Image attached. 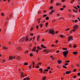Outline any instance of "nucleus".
Wrapping results in <instances>:
<instances>
[{
	"label": "nucleus",
	"instance_id": "obj_58",
	"mask_svg": "<svg viewBox=\"0 0 80 80\" xmlns=\"http://www.w3.org/2000/svg\"><path fill=\"white\" fill-rule=\"evenodd\" d=\"M48 25V22H47L46 23V26H47V25Z\"/></svg>",
	"mask_w": 80,
	"mask_h": 80
},
{
	"label": "nucleus",
	"instance_id": "obj_10",
	"mask_svg": "<svg viewBox=\"0 0 80 80\" xmlns=\"http://www.w3.org/2000/svg\"><path fill=\"white\" fill-rule=\"evenodd\" d=\"M62 50H64L65 51V50H68L67 48H62Z\"/></svg>",
	"mask_w": 80,
	"mask_h": 80
},
{
	"label": "nucleus",
	"instance_id": "obj_21",
	"mask_svg": "<svg viewBox=\"0 0 80 80\" xmlns=\"http://www.w3.org/2000/svg\"><path fill=\"white\" fill-rule=\"evenodd\" d=\"M74 8L75 9H76V10H78V8L77 7H75V6H73Z\"/></svg>",
	"mask_w": 80,
	"mask_h": 80
},
{
	"label": "nucleus",
	"instance_id": "obj_62",
	"mask_svg": "<svg viewBox=\"0 0 80 80\" xmlns=\"http://www.w3.org/2000/svg\"><path fill=\"white\" fill-rule=\"evenodd\" d=\"M58 40H56V43H58Z\"/></svg>",
	"mask_w": 80,
	"mask_h": 80
},
{
	"label": "nucleus",
	"instance_id": "obj_15",
	"mask_svg": "<svg viewBox=\"0 0 80 80\" xmlns=\"http://www.w3.org/2000/svg\"><path fill=\"white\" fill-rule=\"evenodd\" d=\"M41 47H42V48H46V47L44 46L42 44L41 45Z\"/></svg>",
	"mask_w": 80,
	"mask_h": 80
},
{
	"label": "nucleus",
	"instance_id": "obj_18",
	"mask_svg": "<svg viewBox=\"0 0 80 80\" xmlns=\"http://www.w3.org/2000/svg\"><path fill=\"white\" fill-rule=\"evenodd\" d=\"M40 28H42V27H43V24H42V23L41 24H40Z\"/></svg>",
	"mask_w": 80,
	"mask_h": 80
},
{
	"label": "nucleus",
	"instance_id": "obj_43",
	"mask_svg": "<svg viewBox=\"0 0 80 80\" xmlns=\"http://www.w3.org/2000/svg\"><path fill=\"white\" fill-rule=\"evenodd\" d=\"M1 15H2V16H4V13H2L1 14Z\"/></svg>",
	"mask_w": 80,
	"mask_h": 80
},
{
	"label": "nucleus",
	"instance_id": "obj_51",
	"mask_svg": "<svg viewBox=\"0 0 80 80\" xmlns=\"http://www.w3.org/2000/svg\"><path fill=\"white\" fill-rule=\"evenodd\" d=\"M36 28L38 30V25H37L36 26Z\"/></svg>",
	"mask_w": 80,
	"mask_h": 80
},
{
	"label": "nucleus",
	"instance_id": "obj_25",
	"mask_svg": "<svg viewBox=\"0 0 80 80\" xmlns=\"http://www.w3.org/2000/svg\"><path fill=\"white\" fill-rule=\"evenodd\" d=\"M73 11L74 12H75L76 13H77V11L75 10V9H73Z\"/></svg>",
	"mask_w": 80,
	"mask_h": 80
},
{
	"label": "nucleus",
	"instance_id": "obj_24",
	"mask_svg": "<svg viewBox=\"0 0 80 80\" xmlns=\"http://www.w3.org/2000/svg\"><path fill=\"white\" fill-rule=\"evenodd\" d=\"M62 67L64 68H66V69H67V67L65 66H64V65L62 66Z\"/></svg>",
	"mask_w": 80,
	"mask_h": 80
},
{
	"label": "nucleus",
	"instance_id": "obj_30",
	"mask_svg": "<svg viewBox=\"0 0 80 80\" xmlns=\"http://www.w3.org/2000/svg\"><path fill=\"white\" fill-rule=\"evenodd\" d=\"M68 30H70V28H68L67 29H66L65 31H68Z\"/></svg>",
	"mask_w": 80,
	"mask_h": 80
},
{
	"label": "nucleus",
	"instance_id": "obj_40",
	"mask_svg": "<svg viewBox=\"0 0 80 80\" xmlns=\"http://www.w3.org/2000/svg\"><path fill=\"white\" fill-rule=\"evenodd\" d=\"M48 69H44V72H47V71H48Z\"/></svg>",
	"mask_w": 80,
	"mask_h": 80
},
{
	"label": "nucleus",
	"instance_id": "obj_44",
	"mask_svg": "<svg viewBox=\"0 0 80 80\" xmlns=\"http://www.w3.org/2000/svg\"><path fill=\"white\" fill-rule=\"evenodd\" d=\"M56 52L57 53H59L60 52V51L59 50L56 51Z\"/></svg>",
	"mask_w": 80,
	"mask_h": 80
},
{
	"label": "nucleus",
	"instance_id": "obj_2",
	"mask_svg": "<svg viewBox=\"0 0 80 80\" xmlns=\"http://www.w3.org/2000/svg\"><path fill=\"white\" fill-rule=\"evenodd\" d=\"M68 51L63 52V54L65 58H66L67 56V54H68Z\"/></svg>",
	"mask_w": 80,
	"mask_h": 80
},
{
	"label": "nucleus",
	"instance_id": "obj_26",
	"mask_svg": "<svg viewBox=\"0 0 80 80\" xmlns=\"http://www.w3.org/2000/svg\"><path fill=\"white\" fill-rule=\"evenodd\" d=\"M47 49H45L43 50V52H47Z\"/></svg>",
	"mask_w": 80,
	"mask_h": 80
},
{
	"label": "nucleus",
	"instance_id": "obj_64",
	"mask_svg": "<svg viewBox=\"0 0 80 80\" xmlns=\"http://www.w3.org/2000/svg\"><path fill=\"white\" fill-rule=\"evenodd\" d=\"M66 7V6H65V5H63V8H65Z\"/></svg>",
	"mask_w": 80,
	"mask_h": 80
},
{
	"label": "nucleus",
	"instance_id": "obj_28",
	"mask_svg": "<svg viewBox=\"0 0 80 80\" xmlns=\"http://www.w3.org/2000/svg\"><path fill=\"white\" fill-rule=\"evenodd\" d=\"M32 64H31L29 66V68H31V67H32Z\"/></svg>",
	"mask_w": 80,
	"mask_h": 80
},
{
	"label": "nucleus",
	"instance_id": "obj_11",
	"mask_svg": "<svg viewBox=\"0 0 80 80\" xmlns=\"http://www.w3.org/2000/svg\"><path fill=\"white\" fill-rule=\"evenodd\" d=\"M73 54H74V55H77V54H78L77 52H73Z\"/></svg>",
	"mask_w": 80,
	"mask_h": 80
},
{
	"label": "nucleus",
	"instance_id": "obj_22",
	"mask_svg": "<svg viewBox=\"0 0 80 80\" xmlns=\"http://www.w3.org/2000/svg\"><path fill=\"white\" fill-rule=\"evenodd\" d=\"M46 76H44V77H43L42 78V79L43 80H45L46 79Z\"/></svg>",
	"mask_w": 80,
	"mask_h": 80
},
{
	"label": "nucleus",
	"instance_id": "obj_31",
	"mask_svg": "<svg viewBox=\"0 0 80 80\" xmlns=\"http://www.w3.org/2000/svg\"><path fill=\"white\" fill-rule=\"evenodd\" d=\"M60 5V4L59 3H56V5L57 6H58V5Z\"/></svg>",
	"mask_w": 80,
	"mask_h": 80
},
{
	"label": "nucleus",
	"instance_id": "obj_54",
	"mask_svg": "<svg viewBox=\"0 0 80 80\" xmlns=\"http://www.w3.org/2000/svg\"><path fill=\"white\" fill-rule=\"evenodd\" d=\"M36 68H39V66H37L36 67Z\"/></svg>",
	"mask_w": 80,
	"mask_h": 80
},
{
	"label": "nucleus",
	"instance_id": "obj_37",
	"mask_svg": "<svg viewBox=\"0 0 80 80\" xmlns=\"http://www.w3.org/2000/svg\"><path fill=\"white\" fill-rule=\"evenodd\" d=\"M60 37L61 38H63V36L62 35H60Z\"/></svg>",
	"mask_w": 80,
	"mask_h": 80
},
{
	"label": "nucleus",
	"instance_id": "obj_1",
	"mask_svg": "<svg viewBox=\"0 0 80 80\" xmlns=\"http://www.w3.org/2000/svg\"><path fill=\"white\" fill-rule=\"evenodd\" d=\"M48 32L49 33L52 34V35H55V32L54 31V30H53V29H49L48 30Z\"/></svg>",
	"mask_w": 80,
	"mask_h": 80
},
{
	"label": "nucleus",
	"instance_id": "obj_5",
	"mask_svg": "<svg viewBox=\"0 0 80 80\" xmlns=\"http://www.w3.org/2000/svg\"><path fill=\"white\" fill-rule=\"evenodd\" d=\"M72 38H73V36H70L68 38V40L70 41Z\"/></svg>",
	"mask_w": 80,
	"mask_h": 80
},
{
	"label": "nucleus",
	"instance_id": "obj_57",
	"mask_svg": "<svg viewBox=\"0 0 80 80\" xmlns=\"http://www.w3.org/2000/svg\"><path fill=\"white\" fill-rule=\"evenodd\" d=\"M77 7L78 8H79V9H80V6H79V5H77Z\"/></svg>",
	"mask_w": 80,
	"mask_h": 80
},
{
	"label": "nucleus",
	"instance_id": "obj_29",
	"mask_svg": "<svg viewBox=\"0 0 80 80\" xmlns=\"http://www.w3.org/2000/svg\"><path fill=\"white\" fill-rule=\"evenodd\" d=\"M18 48L19 50H22V48H21V47H19Z\"/></svg>",
	"mask_w": 80,
	"mask_h": 80
},
{
	"label": "nucleus",
	"instance_id": "obj_36",
	"mask_svg": "<svg viewBox=\"0 0 80 80\" xmlns=\"http://www.w3.org/2000/svg\"><path fill=\"white\" fill-rule=\"evenodd\" d=\"M73 77L74 78H77V76L76 75H75L73 76Z\"/></svg>",
	"mask_w": 80,
	"mask_h": 80
},
{
	"label": "nucleus",
	"instance_id": "obj_53",
	"mask_svg": "<svg viewBox=\"0 0 80 80\" xmlns=\"http://www.w3.org/2000/svg\"><path fill=\"white\" fill-rule=\"evenodd\" d=\"M32 63L33 64V65H35V62H32Z\"/></svg>",
	"mask_w": 80,
	"mask_h": 80
},
{
	"label": "nucleus",
	"instance_id": "obj_32",
	"mask_svg": "<svg viewBox=\"0 0 80 80\" xmlns=\"http://www.w3.org/2000/svg\"><path fill=\"white\" fill-rule=\"evenodd\" d=\"M65 62L66 63H70V61L69 60L66 61H65Z\"/></svg>",
	"mask_w": 80,
	"mask_h": 80
},
{
	"label": "nucleus",
	"instance_id": "obj_38",
	"mask_svg": "<svg viewBox=\"0 0 80 80\" xmlns=\"http://www.w3.org/2000/svg\"><path fill=\"white\" fill-rule=\"evenodd\" d=\"M47 16V14H45V15H44L43 16V17H46Z\"/></svg>",
	"mask_w": 80,
	"mask_h": 80
},
{
	"label": "nucleus",
	"instance_id": "obj_20",
	"mask_svg": "<svg viewBox=\"0 0 80 80\" xmlns=\"http://www.w3.org/2000/svg\"><path fill=\"white\" fill-rule=\"evenodd\" d=\"M38 51H39V50L37 49L36 51L35 52L37 53H38Z\"/></svg>",
	"mask_w": 80,
	"mask_h": 80
},
{
	"label": "nucleus",
	"instance_id": "obj_56",
	"mask_svg": "<svg viewBox=\"0 0 80 80\" xmlns=\"http://www.w3.org/2000/svg\"><path fill=\"white\" fill-rule=\"evenodd\" d=\"M76 31V29H73L72 30V32H75V31Z\"/></svg>",
	"mask_w": 80,
	"mask_h": 80
},
{
	"label": "nucleus",
	"instance_id": "obj_3",
	"mask_svg": "<svg viewBox=\"0 0 80 80\" xmlns=\"http://www.w3.org/2000/svg\"><path fill=\"white\" fill-rule=\"evenodd\" d=\"M22 39V40L23 41H25V39L26 41H27L28 40L29 38H28V36H27L26 37V38H23Z\"/></svg>",
	"mask_w": 80,
	"mask_h": 80
},
{
	"label": "nucleus",
	"instance_id": "obj_4",
	"mask_svg": "<svg viewBox=\"0 0 80 80\" xmlns=\"http://www.w3.org/2000/svg\"><path fill=\"white\" fill-rule=\"evenodd\" d=\"M78 28V26L77 25H76L73 26V28L74 29H76V30H77Z\"/></svg>",
	"mask_w": 80,
	"mask_h": 80
},
{
	"label": "nucleus",
	"instance_id": "obj_42",
	"mask_svg": "<svg viewBox=\"0 0 80 80\" xmlns=\"http://www.w3.org/2000/svg\"><path fill=\"white\" fill-rule=\"evenodd\" d=\"M47 69H48V70H50V67H48Z\"/></svg>",
	"mask_w": 80,
	"mask_h": 80
},
{
	"label": "nucleus",
	"instance_id": "obj_14",
	"mask_svg": "<svg viewBox=\"0 0 80 80\" xmlns=\"http://www.w3.org/2000/svg\"><path fill=\"white\" fill-rule=\"evenodd\" d=\"M25 74H24L23 73H21V76L22 77H24Z\"/></svg>",
	"mask_w": 80,
	"mask_h": 80
},
{
	"label": "nucleus",
	"instance_id": "obj_16",
	"mask_svg": "<svg viewBox=\"0 0 80 80\" xmlns=\"http://www.w3.org/2000/svg\"><path fill=\"white\" fill-rule=\"evenodd\" d=\"M58 64H60V63H62V61H61L60 60H58Z\"/></svg>",
	"mask_w": 80,
	"mask_h": 80
},
{
	"label": "nucleus",
	"instance_id": "obj_23",
	"mask_svg": "<svg viewBox=\"0 0 80 80\" xmlns=\"http://www.w3.org/2000/svg\"><path fill=\"white\" fill-rule=\"evenodd\" d=\"M73 48H75L76 47H77V45H73Z\"/></svg>",
	"mask_w": 80,
	"mask_h": 80
},
{
	"label": "nucleus",
	"instance_id": "obj_59",
	"mask_svg": "<svg viewBox=\"0 0 80 80\" xmlns=\"http://www.w3.org/2000/svg\"><path fill=\"white\" fill-rule=\"evenodd\" d=\"M32 38H31L29 40V42H30V41H32Z\"/></svg>",
	"mask_w": 80,
	"mask_h": 80
},
{
	"label": "nucleus",
	"instance_id": "obj_12",
	"mask_svg": "<svg viewBox=\"0 0 80 80\" xmlns=\"http://www.w3.org/2000/svg\"><path fill=\"white\" fill-rule=\"evenodd\" d=\"M17 60H20V56H18L16 58Z\"/></svg>",
	"mask_w": 80,
	"mask_h": 80
},
{
	"label": "nucleus",
	"instance_id": "obj_27",
	"mask_svg": "<svg viewBox=\"0 0 80 80\" xmlns=\"http://www.w3.org/2000/svg\"><path fill=\"white\" fill-rule=\"evenodd\" d=\"M9 59H10V60H12V58H13V57L12 56H10L9 57Z\"/></svg>",
	"mask_w": 80,
	"mask_h": 80
},
{
	"label": "nucleus",
	"instance_id": "obj_50",
	"mask_svg": "<svg viewBox=\"0 0 80 80\" xmlns=\"http://www.w3.org/2000/svg\"><path fill=\"white\" fill-rule=\"evenodd\" d=\"M60 10H61L62 11V10H64V9L63 8H61L60 9Z\"/></svg>",
	"mask_w": 80,
	"mask_h": 80
},
{
	"label": "nucleus",
	"instance_id": "obj_6",
	"mask_svg": "<svg viewBox=\"0 0 80 80\" xmlns=\"http://www.w3.org/2000/svg\"><path fill=\"white\" fill-rule=\"evenodd\" d=\"M37 48V47H33V48L32 49V52H35V50H36V49Z\"/></svg>",
	"mask_w": 80,
	"mask_h": 80
},
{
	"label": "nucleus",
	"instance_id": "obj_47",
	"mask_svg": "<svg viewBox=\"0 0 80 80\" xmlns=\"http://www.w3.org/2000/svg\"><path fill=\"white\" fill-rule=\"evenodd\" d=\"M75 23L78 22V20H75Z\"/></svg>",
	"mask_w": 80,
	"mask_h": 80
},
{
	"label": "nucleus",
	"instance_id": "obj_60",
	"mask_svg": "<svg viewBox=\"0 0 80 80\" xmlns=\"http://www.w3.org/2000/svg\"><path fill=\"white\" fill-rule=\"evenodd\" d=\"M65 1V0H62L61 1V2H64Z\"/></svg>",
	"mask_w": 80,
	"mask_h": 80
},
{
	"label": "nucleus",
	"instance_id": "obj_7",
	"mask_svg": "<svg viewBox=\"0 0 80 80\" xmlns=\"http://www.w3.org/2000/svg\"><path fill=\"white\" fill-rule=\"evenodd\" d=\"M71 72H72L70 71H67L66 72V74L67 75L68 74H70V73H71Z\"/></svg>",
	"mask_w": 80,
	"mask_h": 80
},
{
	"label": "nucleus",
	"instance_id": "obj_13",
	"mask_svg": "<svg viewBox=\"0 0 80 80\" xmlns=\"http://www.w3.org/2000/svg\"><path fill=\"white\" fill-rule=\"evenodd\" d=\"M53 7L52 6H51L49 8L50 10H53Z\"/></svg>",
	"mask_w": 80,
	"mask_h": 80
},
{
	"label": "nucleus",
	"instance_id": "obj_19",
	"mask_svg": "<svg viewBox=\"0 0 80 80\" xmlns=\"http://www.w3.org/2000/svg\"><path fill=\"white\" fill-rule=\"evenodd\" d=\"M46 20H49V17H46Z\"/></svg>",
	"mask_w": 80,
	"mask_h": 80
},
{
	"label": "nucleus",
	"instance_id": "obj_61",
	"mask_svg": "<svg viewBox=\"0 0 80 80\" xmlns=\"http://www.w3.org/2000/svg\"><path fill=\"white\" fill-rule=\"evenodd\" d=\"M11 17H12V14H10L9 15V17L11 18Z\"/></svg>",
	"mask_w": 80,
	"mask_h": 80
},
{
	"label": "nucleus",
	"instance_id": "obj_46",
	"mask_svg": "<svg viewBox=\"0 0 80 80\" xmlns=\"http://www.w3.org/2000/svg\"><path fill=\"white\" fill-rule=\"evenodd\" d=\"M31 36H33V33H32L30 34Z\"/></svg>",
	"mask_w": 80,
	"mask_h": 80
},
{
	"label": "nucleus",
	"instance_id": "obj_41",
	"mask_svg": "<svg viewBox=\"0 0 80 80\" xmlns=\"http://www.w3.org/2000/svg\"><path fill=\"white\" fill-rule=\"evenodd\" d=\"M37 38L38 39H39L40 38V35H38V36H37Z\"/></svg>",
	"mask_w": 80,
	"mask_h": 80
},
{
	"label": "nucleus",
	"instance_id": "obj_48",
	"mask_svg": "<svg viewBox=\"0 0 80 80\" xmlns=\"http://www.w3.org/2000/svg\"><path fill=\"white\" fill-rule=\"evenodd\" d=\"M27 80H30V78L28 77H27L26 78Z\"/></svg>",
	"mask_w": 80,
	"mask_h": 80
},
{
	"label": "nucleus",
	"instance_id": "obj_17",
	"mask_svg": "<svg viewBox=\"0 0 80 80\" xmlns=\"http://www.w3.org/2000/svg\"><path fill=\"white\" fill-rule=\"evenodd\" d=\"M28 65V63H27V62H25L24 63V65Z\"/></svg>",
	"mask_w": 80,
	"mask_h": 80
},
{
	"label": "nucleus",
	"instance_id": "obj_55",
	"mask_svg": "<svg viewBox=\"0 0 80 80\" xmlns=\"http://www.w3.org/2000/svg\"><path fill=\"white\" fill-rule=\"evenodd\" d=\"M33 30V28H31V31H32V30Z\"/></svg>",
	"mask_w": 80,
	"mask_h": 80
},
{
	"label": "nucleus",
	"instance_id": "obj_34",
	"mask_svg": "<svg viewBox=\"0 0 80 80\" xmlns=\"http://www.w3.org/2000/svg\"><path fill=\"white\" fill-rule=\"evenodd\" d=\"M39 71H40L41 72H42V71H43V69L42 68H40L39 69Z\"/></svg>",
	"mask_w": 80,
	"mask_h": 80
},
{
	"label": "nucleus",
	"instance_id": "obj_49",
	"mask_svg": "<svg viewBox=\"0 0 80 80\" xmlns=\"http://www.w3.org/2000/svg\"><path fill=\"white\" fill-rule=\"evenodd\" d=\"M48 52H49V51L47 49V50L46 51V53H48Z\"/></svg>",
	"mask_w": 80,
	"mask_h": 80
},
{
	"label": "nucleus",
	"instance_id": "obj_63",
	"mask_svg": "<svg viewBox=\"0 0 80 80\" xmlns=\"http://www.w3.org/2000/svg\"><path fill=\"white\" fill-rule=\"evenodd\" d=\"M78 76H79V75H80V72H79L78 73Z\"/></svg>",
	"mask_w": 80,
	"mask_h": 80
},
{
	"label": "nucleus",
	"instance_id": "obj_33",
	"mask_svg": "<svg viewBox=\"0 0 80 80\" xmlns=\"http://www.w3.org/2000/svg\"><path fill=\"white\" fill-rule=\"evenodd\" d=\"M33 56V53H31L30 54V57H32Z\"/></svg>",
	"mask_w": 80,
	"mask_h": 80
},
{
	"label": "nucleus",
	"instance_id": "obj_8",
	"mask_svg": "<svg viewBox=\"0 0 80 80\" xmlns=\"http://www.w3.org/2000/svg\"><path fill=\"white\" fill-rule=\"evenodd\" d=\"M53 12H55V10H52L51 11V12L49 13V14H50V15H52V13H53Z\"/></svg>",
	"mask_w": 80,
	"mask_h": 80
},
{
	"label": "nucleus",
	"instance_id": "obj_35",
	"mask_svg": "<svg viewBox=\"0 0 80 80\" xmlns=\"http://www.w3.org/2000/svg\"><path fill=\"white\" fill-rule=\"evenodd\" d=\"M77 69H74V70H73V72H76V71H77Z\"/></svg>",
	"mask_w": 80,
	"mask_h": 80
},
{
	"label": "nucleus",
	"instance_id": "obj_9",
	"mask_svg": "<svg viewBox=\"0 0 80 80\" xmlns=\"http://www.w3.org/2000/svg\"><path fill=\"white\" fill-rule=\"evenodd\" d=\"M2 48L3 49H5L6 50L8 49V48H7V47L5 46H3L2 47Z\"/></svg>",
	"mask_w": 80,
	"mask_h": 80
},
{
	"label": "nucleus",
	"instance_id": "obj_39",
	"mask_svg": "<svg viewBox=\"0 0 80 80\" xmlns=\"http://www.w3.org/2000/svg\"><path fill=\"white\" fill-rule=\"evenodd\" d=\"M37 49H39V50H41V49H42L41 48H40V47H37Z\"/></svg>",
	"mask_w": 80,
	"mask_h": 80
},
{
	"label": "nucleus",
	"instance_id": "obj_52",
	"mask_svg": "<svg viewBox=\"0 0 80 80\" xmlns=\"http://www.w3.org/2000/svg\"><path fill=\"white\" fill-rule=\"evenodd\" d=\"M28 51H27L26 52H25V53H28Z\"/></svg>",
	"mask_w": 80,
	"mask_h": 80
},
{
	"label": "nucleus",
	"instance_id": "obj_45",
	"mask_svg": "<svg viewBox=\"0 0 80 80\" xmlns=\"http://www.w3.org/2000/svg\"><path fill=\"white\" fill-rule=\"evenodd\" d=\"M64 65L65 66H67L68 65V64L67 63H65L64 64Z\"/></svg>",
	"mask_w": 80,
	"mask_h": 80
}]
</instances>
